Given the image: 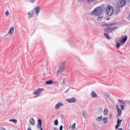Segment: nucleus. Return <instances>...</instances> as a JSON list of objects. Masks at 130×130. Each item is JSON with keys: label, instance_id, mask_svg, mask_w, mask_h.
Listing matches in <instances>:
<instances>
[{"label": "nucleus", "instance_id": "1", "mask_svg": "<svg viewBox=\"0 0 130 130\" xmlns=\"http://www.w3.org/2000/svg\"><path fill=\"white\" fill-rule=\"evenodd\" d=\"M115 25L114 23L110 24L109 25H102V26H107L108 28H105V32L109 34L110 32H112L113 31L117 29V27L114 26Z\"/></svg>", "mask_w": 130, "mask_h": 130}, {"label": "nucleus", "instance_id": "2", "mask_svg": "<svg viewBox=\"0 0 130 130\" xmlns=\"http://www.w3.org/2000/svg\"><path fill=\"white\" fill-rule=\"evenodd\" d=\"M41 8L39 7H37V8H34L32 11H30L27 13V15L28 16V18L33 17L34 15H37L38 16L39 15V13H40Z\"/></svg>", "mask_w": 130, "mask_h": 130}, {"label": "nucleus", "instance_id": "3", "mask_svg": "<svg viewBox=\"0 0 130 130\" xmlns=\"http://www.w3.org/2000/svg\"><path fill=\"white\" fill-rule=\"evenodd\" d=\"M125 5V0H119L118 7H116L114 9V13L117 15L119 13V8L123 7Z\"/></svg>", "mask_w": 130, "mask_h": 130}, {"label": "nucleus", "instance_id": "4", "mask_svg": "<svg viewBox=\"0 0 130 130\" xmlns=\"http://www.w3.org/2000/svg\"><path fill=\"white\" fill-rule=\"evenodd\" d=\"M66 61H63L58 66V70L57 71V74L58 75L59 74H61L63 72L65 71L66 67Z\"/></svg>", "mask_w": 130, "mask_h": 130}, {"label": "nucleus", "instance_id": "5", "mask_svg": "<svg viewBox=\"0 0 130 130\" xmlns=\"http://www.w3.org/2000/svg\"><path fill=\"white\" fill-rule=\"evenodd\" d=\"M102 14V9L101 7H98L94 9L93 11L91 12V15L93 16H99Z\"/></svg>", "mask_w": 130, "mask_h": 130}, {"label": "nucleus", "instance_id": "6", "mask_svg": "<svg viewBox=\"0 0 130 130\" xmlns=\"http://www.w3.org/2000/svg\"><path fill=\"white\" fill-rule=\"evenodd\" d=\"M114 9L111 6H108V7H107V9H106L107 14L109 16H112L113 13H114Z\"/></svg>", "mask_w": 130, "mask_h": 130}, {"label": "nucleus", "instance_id": "7", "mask_svg": "<svg viewBox=\"0 0 130 130\" xmlns=\"http://www.w3.org/2000/svg\"><path fill=\"white\" fill-rule=\"evenodd\" d=\"M44 91V88H38L37 89V90H36V91H34L33 94L34 95H38L39 94H40L41 93H42L43 91Z\"/></svg>", "mask_w": 130, "mask_h": 130}, {"label": "nucleus", "instance_id": "8", "mask_svg": "<svg viewBox=\"0 0 130 130\" xmlns=\"http://www.w3.org/2000/svg\"><path fill=\"white\" fill-rule=\"evenodd\" d=\"M37 128H40V130H43L42 127V120L38 119V123L37 124Z\"/></svg>", "mask_w": 130, "mask_h": 130}, {"label": "nucleus", "instance_id": "9", "mask_svg": "<svg viewBox=\"0 0 130 130\" xmlns=\"http://www.w3.org/2000/svg\"><path fill=\"white\" fill-rule=\"evenodd\" d=\"M63 106H64L63 103L61 102H58V104H56V106H55V109H58L59 108L62 107Z\"/></svg>", "mask_w": 130, "mask_h": 130}, {"label": "nucleus", "instance_id": "10", "mask_svg": "<svg viewBox=\"0 0 130 130\" xmlns=\"http://www.w3.org/2000/svg\"><path fill=\"white\" fill-rule=\"evenodd\" d=\"M66 101L69 102V103H74L76 102V98H71L67 100Z\"/></svg>", "mask_w": 130, "mask_h": 130}, {"label": "nucleus", "instance_id": "11", "mask_svg": "<svg viewBox=\"0 0 130 130\" xmlns=\"http://www.w3.org/2000/svg\"><path fill=\"white\" fill-rule=\"evenodd\" d=\"M116 109H117V112L118 113V116H121L122 114V110H120L119 107H118V105L116 106Z\"/></svg>", "mask_w": 130, "mask_h": 130}, {"label": "nucleus", "instance_id": "12", "mask_svg": "<svg viewBox=\"0 0 130 130\" xmlns=\"http://www.w3.org/2000/svg\"><path fill=\"white\" fill-rule=\"evenodd\" d=\"M91 97H92V98H98V95H97V93H96V92H95L94 91H92L91 92Z\"/></svg>", "mask_w": 130, "mask_h": 130}, {"label": "nucleus", "instance_id": "13", "mask_svg": "<svg viewBox=\"0 0 130 130\" xmlns=\"http://www.w3.org/2000/svg\"><path fill=\"white\" fill-rule=\"evenodd\" d=\"M29 123L31 124V125L34 126L36 124V121L33 118H31L29 119Z\"/></svg>", "mask_w": 130, "mask_h": 130}, {"label": "nucleus", "instance_id": "14", "mask_svg": "<svg viewBox=\"0 0 130 130\" xmlns=\"http://www.w3.org/2000/svg\"><path fill=\"white\" fill-rule=\"evenodd\" d=\"M14 32V28L12 27L11 29H10V30H9L8 34L9 35H12L13 34V32Z\"/></svg>", "mask_w": 130, "mask_h": 130}, {"label": "nucleus", "instance_id": "15", "mask_svg": "<svg viewBox=\"0 0 130 130\" xmlns=\"http://www.w3.org/2000/svg\"><path fill=\"white\" fill-rule=\"evenodd\" d=\"M53 82V81L52 80H49L48 81H46V82H45V84L46 85H51L52 84V83Z\"/></svg>", "mask_w": 130, "mask_h": 130}, {"label": "nucleus", "instance_id": "16", "mask_svg": "<svg viewBox=\"0 0 130 130\" xmlns=\"http://www.w3.org/2000/svg\"><path fill=\"white\" fill-rule=\"evenodd\" d=\"M104 35L106 39H108V40H110V37H109V35L106 33H104Z\"/></svg>", "mask_w": 130, "mask_h": 130}, {"label": "nucleus", "instance_id": "17", "mask_svg": "<svg viewBox=\"0 0 130 130\" xmlns=\"http://www.w3.org/2000/svg\"><path fill=\"white\" fill-rule=\"evenodd\" d=\"M127 36H126L125 37H124V38L122 39V44H124L126 41H127Z\"/></svg>", "mask_w": 130, "mask_h": 130}, {"label": "nucleus", "instance_id": "18", "mask_svg": "<svg viewBox=\"0 0 130 130\" xmlns=\"http://www.w3.org/2000/svg\"><path fill=\"white\" fill-rule=\"evenodd\" d=\"M103 122L106 124L108 122V118L105 117L104 118H103Z\"/></svg>", "mask_w": 130, "mask_h": 130}, {"label": "nucleus", "instance_id": "19", "mask_svg": "<svg viewBox=\"0 0 130 130\" xmlns=\"http://www.w3.org/2000/svg\"><path fill=\"white\" fill-rule=\"evenodd\" d=\"M102 19H103V16H100V17H98V18H97V20L99 21H101V20H102Z\"/></svg>", "mask_w": 130, "mask_h": 130}, {"label": "nucleus", "instance_id": "20", "mask_svg": "<svg viewBox=\"0 0 130 130\" xmlns=\"http://www.w3.org/2000/svg\"><path fill=\"white\" fill-rule=\"evenodd\" d=\"M108 109H105L104 112V115H108Z\"/></svg>", "mask_w": 130, "mask_h": 130}, {"label": "nucleus", "instance_id": "21", "mask_svg": "<svg viewBox=\"0 0 130 130\" xmlns=\"http://www.w3.org/2000/svg\"><path fill=\"white\" fill-rule=\"evenodd\" d=\"M10 122H12L14 123L15 124L17 123V120L16 119H11L9 120Z\"/></svg>", "mask_w": 130, "mask_h": 130}, {"label": "nucleus", "instance_id": "22", "mask_svg": "<svg viewBox=\"0 0 130 130\" xmlns=\"http://www.w3.org/2000/svg\"><path fill=\"white\" fill-rule=\"evenodd\" d=\"M54 124L55 125H58V120H55V121L54 122Z\"/></svg>", "mask_w": 130, "mask_h": 130}, {"label": "nucleus", "instance_id": "23", "mask_svg": "<svg viewBox=\"0 0 130 130\" xmlns=\"http://www.w3.org/2000/svg\"><path fill=\"white\" fill-rule=\"evenodd\" d=\"M98 121L100 122L101 120H102V117H99L97 119Z\"/></svg>", "mask_w": 130, "mask_h": 130}, {"label": "nucleus", "instance_id": "24", "mask_svg": "<svg viewBox=\"0 0 130 130\" xmlns=\"http://www.w3.org/2000/svg\"><path fill=\"white\" fill-rule=\"evenodd\" d=\"M120 46L121 45H120L119 43H116V48H117V49H119Z\"/></svg>", "mask_w": 130, "mask_h": 130}, {"label": "nucleus", "instance_id": "25", "mask_svg": "<svg viewBox=\"0 0 130 130\" xmlns=\"http://www.w3.org/2000/svg\"><path fill=\"white\" fill-rule=\"evenodd\" d=\"M72 128L73 129H75L76 128V123H74V124H73Z\"/></svg>", "mask_w": 130, "mask_h": 130}, {"label": "nucleus", "instance_id": "26", "mask_svg": "<svg viewBox=\"0 0 130 130\" xmlns=\"http://www.w3.org/2000/svg\"><path fill=\"white\" fill-rule=\"evenodd\" d=\"M83 117H86L87 114L85 111L83 112Z\"/></svg>", "mask_w": 130, "mask_h": 130}, {"label": "nucleus", "instance_id": "27", "mask_svg": "<svg viewBox=\"0 0 130 130\" xmlns=\"http://www.w3.org/2000/svg\"><path fill=\"white\" fill-rule=\"evenodd\" d=\"M121 121H122V120H120L119 119H117V125H120Z\"/></svg>", "mask_w": 130, "mask_h": 130}, {"label": "nucleus", "instance_id": "28", "mask_svg": "<svg viewBox=\"0 0 130 130\" xmlns=\"http://www.w3.org/2000/svg\"><path fill=\"white\" fill-rule=\"evenodd\" d=\"M118 102H119V103L120 104H124V102H123V101H122V100H118Z\"/></svg>", "mask_w": 130, "mask_h": 130}, {"label": "nucleus", "instance_id": "29", "mask_svg": "<svg viewBox=\"0 0 130 130\" xmlns=\"http://www.w3.org/2000/svg\"><path fill=\"white\" fill-rule=\"evenodd\" d=\"M94 0H87V2L90 3L92 2H94Z\"/></svg>", "mask_w": 130, "mask_h": 130}, {"label": "nucleus", "instance_id": "30", "mask_svg": "<svg viewBox=\"0 0 130 130\" xmlns=\"http://www.w3.org/2000/svg\"><path fill=\"white\" fill-rule=\"evenodd\" d=\"M120 124H117L115 126V129H117L119 127Z\"/></svg>", "mask_w": 130, "mask_h": 130}, {"label": "nucleus", "instance_id": "31", "mask_svg": "<svg viewBox=\"0 0 130 130\" xmlns=\"http://www.w3.org/2000/svg\"><path fill=\"white\" fill-rule=\"evenodd\" d=\"M105 96L108 98L109 97V94L108 93H105Z\"/></svg>", "mask_w": 130, "mask_h": 130}, {"label": "nucleus", "instance_id": "32", "mask_svg": "<svg viewBox=\"0 0 130 130\" xmlns=\"http://www.w3.org/2000/svg\"><path fill=\"white\" fill-rule=\"evenodd\" d=\"M9 13L8 11H6V12H5V15H6V16H9Z\"/></svg>", "mask_w": 130, "mask_h": 130}, {"label": "nucleus", "instance_id": "33", "mask_svg": "<svg viewBox=\"0 0 130 130\" xmlns=\"http://www.w3.org/2000/svg\"><path fill=\"white\" fill-rule=\"evenodd\" d=\"M36 0H29L30 3H34Z\"/></svg>", "mask_w": 130, "mask_h": 130}, {"label": "nucleus", "instance_id": "34", "mask_svg": "<svg viewBox=\"0 0 130 130\" xmlns=\"http://www.w3.org/2000/svg\"><path fill=\"white\" fill-rule=\"evenodd\" d=\"M63 128V126L61 125L60 127H59V130H62Z\"/></svg>", "mask_w": 130, "mask_h": 130}, {"label": "nucleus", "instance_id": "35", "mask_svg": "<svg viewBox=\"0 0 130 130\" xmlns=\"http://www.w3.org/2000/svg\"><path fill=\"white\" fill-rule=\"evenodd\" d=\"M121 109L122 110H124V107H123V105L121 106Z\"/></svg>", "mask_w": 130, "mask_h": 130}, {"label": "nucleus", "instance_id": "36", "mask_svg": "<svg viewBox=\"0 0 130 130\" xmlns=\"http://www.w3.org/2000/svg\"><path fill=\"white\" fill-rule=\"evenodd\" d=\"M69 90H70L69 89L67 90V91H65V93H67L69 91Z\"/></svg>", "mask_w": 130, "mask_h": 130}, {"label": "nucleus", "instance_id": "37", "mask_svg": "<svg viewBox=\"0 0 130 130\" xmlns=\"http://www.w3.org/2000/svg\"><path fill=\"white\" fill-rule=\"evenodd\" d=\"M1 130H5V128H1Z\"/></svg>", "mask_w": 130, "mask_h": 130}, {"label": "nucleus", "instance_id": "38", "mask_svg": "<svg viewBox=\"0 0 130 130\" xmlns=\"http://www.w3.org/2000/svg\"><path fill=\"white\" fill-rule=\"evenodd\" d=\"M27 130H32L30 128L28 127L27 128Z\"/></svg>", "mask_w": 130, "mask_h": 130}, {"label": "nucleus", "instance_id": "39", "mask_svg": "<svg viewBox=\"0 0 130 130\" xmlns=\"http://www.w3.org/2000/svg\"><path fill=\"white\" fill-rule=\"evenodd\" d=\"M54 130H58L57 128H54Z\"/></svg>", "mask_w": 130, "mask_h": 130}, {"label": "nucleus", "instance_id": "40", "mask_svg": "<svg viewBox=\"0 0 130 130\" xmlns=\"http://www.w3.org/2000/svg\"><path fill=\"white\" fill-rule=\"evenodd\" d=\"M118 130H123L121 128H119Z\"/></svg>", "mask_w": 130, "mask_h": 130}, {"label": "nucleus", "instance_id": "41", "mask_svg": "<svg viewBox=\"0 0 130 130\" xmlns=\"http://www.w3.org/2000/svg\"><path fill=\"white\" fill-rule=\"evenodd\" d=\"M84 0H82V1H84Z\"/></svg>", "mask_w": 130, "mask_h": 130}, {"label": "nucleus", "instance_id": "42", "mask_svg": "<svg viewBox=\"0 0 130 130\" xmlns=\"http://www.w3.org/2000/svg\"><path fill=\"white\" fill-rule=\"evenodd\" d=\"M129 19H130V15H129Z\"/></svg>", "mask_w": 130, "mask_h": 130}]
</instances>
